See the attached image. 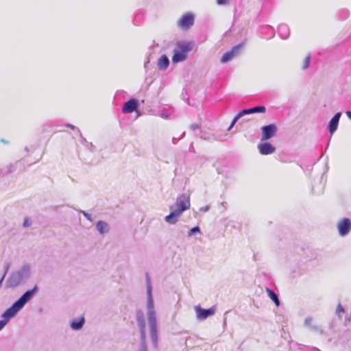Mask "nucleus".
<instances>
[{"mask_svg":"<svg viewBox=\"0 0 351 351\" xmlns=\"http://www.w3.org/2000/svg\"><path fill=\"white\" fill-rule=\"evenodd\" d=\"M96 229L99 234H104L109 232L110 226L107 222L100 220L96 223Z\"/></svg>","mask_w":351,"mask_h":351,"instance_id":"17","label":"nucleus"},{"mask_svg":"<svg viewBox=\"0 0 351 351\" xmlns=\"http://www.w3.org/2000/svg\"><path fill=\"white\" fill-rule=\"evenodd\" d=\"M82 213L88 220H89L90 221H93V218L90 214L85 211H82Z\"/></svg>","mask_w":351,"mask_h":351,"instance_id":"29","label":"nucleus"},{"mask_svg":"<svg viewBox=\"0 0 351 351\" xmlns=\"http://www.w3.org/2000/svg\"><path fill=\"white\" fill-rule=\"evenodd\" d=\"M192 50V45L189 42H178L176 47L173 50L172 62L178 63L184 61L188 56V53Z\"/></svg>","mask_w":351,"mask_h":351,"instance_id":"5","label":"nucleus"},{"mask_svg":"<svg viewBox=\"0 0 351 351\" xmlns=\"http://www.w3.org/2000/svg\"><path fill=\"white\" fill-rule=\"evenodd\" d=\"M337 230L340 236L348 235L351 230V220L348 218L341 219L337 223Z\"/></svg>","mask_w":351,"mask_h":351,"instance_id":"9","label":"nucleus"},{"mask_svg":"<svg viewBox=\"0 0 351 351\" xmlns=\"http://www.w3.org/2000/svg\"><path fill=\"white\" fill-rule=\"evenodd\" d=\"M66 128H70V129H72V130H77V134L80 135V136H82V134H81V132L79 129L76 128L75 126H74L72 124H70V123H68L65 125Z\"/></svg>","mask_w":351,"mask_h":351,"instance_id":"27","label":"nucleus"},{"mask_svg":"<svg viewBox=\"0 0 351 351\" xmlns=\"http://www.w3.org/2000/svg\"><path fill=\"white\" fill-rule=\"evenodd\" d=\"M266 292L270 299L275 303V304L277 306H280V300L278 295L269 288H266Z\"/></svg>","mask_w":351,"mask_h":351,"instance_id":"21","label":"nucleus"},{"mask_svg":"<svg viewBox=\"0 0 351 351\" xmlns=\"http://www.w3.org/2000/svg\"><path fill=\"white\" fill-rule=\"evenodd\" d=\"M210 210V206L206 205L205 206L199 208V210L202 213L208 212Z\"/></svg>","mask_w":351,"mask_h":351,"instance_id":"30","label":"nucleus"},{"mask_svg":"<svg viewBox=\"0 0 351 351\" xmlns=\"http://www.w3.org/2000/svg\"><path fill=\"white\" fill-rule=\"evenodd\" d=\"M85 319L84 317L74 319L70 324V327L74 330H79L84 325Z\"/></svg>","mask_w":351,"mask_h":351,"instance_id":"19","label":"nucleus"},{"mask_svg":"<svg viewBox=\"0 0 351 351\" xmlns=\"http://www.w3.org/2000/svg\"><path fill=\"white\" fill-rule=\"evenodd\" d=\"M243 44L241 43L236 46H234L230 51L225 53L221 58V62L223 63L227 62L231 60L234 57L238 55L243 47Z\"/></svg>","mask_w":351,"mask_h":351,"instance_id":"11","label":"nucleus"},{"mask_svg":"<svg viewBox=\"0 0 351 351\" xmlns=\"http://www.w3.org/2000/svg\"><path fill=\"white\" fill-rule=\"evenodd\" d=\"M310 62H311V56L308 55L304 60V62L302 64V69L303 70L307 69L310 66Z\"/></svg>","mask_w":351,"mask_h":351,"instance_id":"22","label":"nucleus"},{"mask_svg":"<svg viewBox=\"0 0 351 351\" xmlns=\"http://www.w3.org/2000/svg\"><path fill=\"white\" fill-rule=\"evenodd\" d=\"M138 108V100L136 99L132 98L124 103L122 108V112L124 114L132 113L135 111L137 112Z\"/></svg>","mask_w":351,"mask_h":351,"instance_id":"13","label":"nucleus"},{"mask_svg":"<svg viewBox=\"0 0 351 351\" xmlns=\"http://www.w3.org/2000/svg\"><path fill=\"white\" fill-rule=\"evenodd\" d=\"M315 351H320L319 350L315 348Z\"/></svg>","mask_w":351,"mask_h":351,"instance_id":"39","label":"nucleus"},{"mask_svg":"<svg viewBox=\"0 0 351 351\" xmlns=\"http://www.w3.org/2000/svg\"><path fill=\"white\" fill-rule=\"evenodd\" d=\"M278 34L282 39H287L290 35V29L287 24H280L278 26Z\"/></svg>","mask_w":351,"mask_h":351,"instance_id":"18","label":"nucleus"},{"mask_svg":"<svg viewBox=\"0 0 351 351\" xmlns=\"http://www.w3.org/2000/svg\"><path fill=\"white\" fill-rule=\"evenodd\" d=\"M346 114L350 119H351V111H347Z\"/></svg>","mask_w":351,"mask_h":351,"instance_id":"33","label":"nucleus"},{"mask_svg":"<svg viewBox=\"0 0 351 351\" xmlns=\"http://www.w3.org/2000/svg\"><path fill=\"white\" fill-rule=\"evenodd\" d=\"M32 276V266L29 263H24L19 268L12 271L5 281V287L8 289H15L25 284Z\"/></svg>","mask_w":351,"mask_h":351,"instance_id":"3","label":"nucleus"},{"mask_svg":"<svg viewBox=\"0 0 351 351\" xmlns=\"http://www.w3.org/2000/svg\"><path fill=\"white\" fill-rule=\"evenodd\" d=\"M230 0H216V3L218 5H226L229 4Z\"/></svg>","mask_w":351,"mask_h":351,"instance_id":"26","label":"nucleus"},{"mask_svg":"<svg viewBox=\"0 0 351 351\" xmlns=\"http://www.w3.org/2000/svg\"><path fill=\"white\" fill-rule=\"evenodd\" d=\"M194 23V15L188 12L184 14L178 21V24L183 29H189Z\"/></svg>","mask_w":351,"mask_h":351,"instance_id":"10","label":"nucleus"},{"mask_svg":"<svg viewBox=\"0 0 351 351\" xmlns=\"http://www.w3.org/2000/svg\"><path fill=\"white\" fill-rule=\"evenodd\" d=\"M277 132V127L274 124H269L262 128V140L265 141L272 138Z\"/></svg>","mask_w":351,"mask_h":351,"instance_id":"12","label":"nucleus"},{"mask_svg":"<svg viewBox=\"0 0 351 351\" xmlns=\"http://www.w3.org/2000/svg\"><path fill=\"white\" fill-rule=\"evenodd\" d=\"M200 232V228L199 226H195L188 231V237H191L196 233Z\"/></svg>","mask_w":351,"mask_h":351,"instance_id":"23","label":"nucleus"},{"mask_svg":"<svg viewBox=\"0 0 351 351\" xmlns=\"http://www.w3.org/2000/svg\"><path fill=\"white\" fill-rule=\"evenodd\" d=\"M313 318L311 317H308L304 319V326L307 327L308 329H310L314 332L322 335L324 333V330L322 328V327L317 324H313Z\"/></svg>","mask_w":351,"mask_h":351,"instance_id":"14","label":"nucleus"},{"mask_svg":"<svg viewBox=\"0 0 351 351\" xmlns=\"http://www.w3.org/2000/svg\"><path fill=\"white\" fill-rule=\"evenodd\" d=\"M199 128V125L197 123H193L190 126V129L193 131H195Z\"/></svg>","mask_w":351,"mask_h":351,"instance_id":"31","label":"nucleus"},{"mask_svg":"<svg viewBox=\"0 0 351 351\" xmlns=\"http://www.w3.org/2000/svg\"><path fill=\"white\" fill-rule=\"evenodd\" d=\"M9 269H10V264H9V263H8V264L4 267V273H3V276H4V278L5 277V276H6V274H7V273H8V271Z\"/></svg>","mask_w":351,"mask_h":351,"instance_id":"32","label":"nucleus"},{"mask_svg":"<svg viewBox=\"0 0 351 351\" xmlns=\"http://www.w3.org/2000/svg\"><path fill=\"white\" fill-rule=\"evenodd\" d=\"M194 310L196 314V318L199 321H203L208 317L212 316L215 313V307H211L208 309L202 308L200 306H195Z\"/></svg>","mask_w":351,"mask_h":351,"instance_id":"8","label":"nucleus"},{"mask_svg":"<svg viewBox=\"0 0 351 351\" xmlns=\"http://www.w3.org/2000/svg\"><path fill=\"white\" fill-rule=\"evenodd\" d=\"M146 288H147V319L149 328L150 338L154 348L158 346V324L156 312L154 306V302L152 295V286L151 279L148 274L146 275Z\"/></svg>","mask_w":351,"mask_h":351,"instance_id":"1","label":"nucleus"},{"mask_svg":"<svg viewBox=\"0 0 351 351\" xmlns=\"http://www.w3.org/2000/svg\"><path fill=\"white\" fill-rule=\"evenodd\" d=\"M38 288L35 285L32 289L26 291L10 307L7 308L1 315L2 319L0 320V330H1L8 322L14 317L23 308L26 304L33 298L38 291Z\"/></svg>","mask_w":351,"mask_h":351,"instance_id":"2","label":"nucleus"},{"mask_svg":"<svg viewBox=\"0 0 351 351\" xmlns=\"http://www.w3.org/2000/svg\"><path fill=\"white\" fill-rule=\"evenodd\" d=\"M169 65V60L166 55H162L158 60V66L160 70H165Z\"/></svg>","mask_w":351,"mask_h":351,"instance_id":"20","label":"nucleus"},{"mask_svg":"<svg viewBox=\"0 0 351 351\" xmlns=\"http://www.w3.org/2000/svg\"><path fill=\"white\" fill-rule=\"evenodd\" d=\"M4 278H5L4 276H2L1 278L0 279V287L2 285V282H3V280H4Z\"/></svg>","mask_w":351,"mask_h":351,"instance_id":"35","label":"nucleus"},{"mask_svg":"<svg viewBox=\"0 0 351 351\" xmlns=\"http://www.w3.org/2000/svg\"><path fill=\"white\" fill-rule=\"evenodd\" d=\"M32 225V221L28 218H25L23 221V227L27 228Z\"/></svg>","mask_w":351,"mask_h":351,"instance_id":"28","label":"nucleus"},{"mask_svg":"<svg viewBox=\"0 0 351 351\" xmlns=\"http://www.w3.org/2000/svg\"><path fill=\"white\" fill-rule=\"evenodd\" d=\"M341 116V112H337L329 121L328 131L331 134L337 130Z\"/></svg>","mask_w":351,"mask_h":351,"instance_id":"16","label":"nucleus"},{"mask_svg":"<svg viewBox=\"0 0 351 351\" xmlns=\"http://www.w3.org/2000/svg\"><path fill=\"white\" fill-rule=\"evenodd\" d=\"M173 143L174 144H176V138H173Z\"/></svg>","mask_w":351,"mask_h":351,"instance_id":"37","label":"nucleus"},{"mask_svg":"<svg viewBox=\"0 0 351 351\" xmlns=\"http://www.w3.org/2000/svg\"><path fill=\"white\" fill-rule=\"evenodd\" d=\"M136 319L140 331L141 346V351H148L146 342V323L144 313L141 310H138L136 311Z\"/></svg>","mask_w":351,"mask_h":351,"instance_id":"6","label":"nucleus"},{"mask_svg":"<svg viewBox=\"0 0 351 351\" xmlns=\"http://www.w3.org/2000/svg\"><path fill=\"white\" fill-rule=\"evenodd\" d=\"M265 112L266 108L264 106H257L251 108L242 110L232 119L230 127L228 128V131H230L235 125V123L238 121V120L242 117L253 113H264Z\"/></svg>","mask_w":351,"mask_h":351,"instance_id":"7","label":"nucleus"},{"mask_svg":"<svg viewBox=\"0 0 351 351\" xmlns=\"http://www.w3.org/2000/svg\"><path fill=\"white\" fill-rule=\"evenodd\" d=\"M259 152L262 155H269L273 154L276 148L269 143H260L258 145Z\"/></svg>","mask_w":351,"mask_h":351,"instance_id":"15","label":"nucleus"},{"mask_svg":"<svg viewBox=\"0 0 351 351\" xmlns=\"http://www.w3.org/2000/svg\"><path fill=\"white\" fill-rule=\"evenodd\" d=\"M190 197L186 194H181L176 198V202L170 206L171 213L165 217V220L170 224L176 223L180 215L185 210L190 208Z\"/></svg>","mask_w":351,"mask_h":351,"instance_id":"4","label":"nucleus"},{"mask_svg":"<svg viewBox=\"0 0 351 351\" xmlns=\"http://www.w3.org/2000/svg\"><path fill=\"white\" fill-rule=\"evenodd\" d=\"M158 116H160L161 118L167 119L170 118V114L165 112V111H159L158 112Z\"/></svg>","mask_w":351,"mask_h":351,"instance_id":"25","label":"nucleus"},{"mask_svg":"<svg viewBox=\"0 0 351 351\" xmlns=\"http://www.w3.org/2000/svg\"><path fill=\"white\" fill-rule=\"evenodd\" d=\"M343 13L344 18H346L348 16V12L343 11Z\"/></svg>","mask_w":351,"mask_h":351,"instance_id":"34","label":"nucleus"},{"mask_svg":"<svg viewBox=\"0 0 351 351\" xmlns=\"http://www.w3.org/2000/svg\"><path fill=\"white\" fill-rule=\"evenodd\" d=\"M345 313V309L342 306V305L339 303L338 305H337V307L335 310V314L339 317L341 318V313Z\"/></svg>","mask_w":351,"mask_h":351,"instance_id":"24","label":"nucleus"},{"mask_svg":"<svg viewBox=\"0 0 351 351\" xmlns=\"http://www.w3.org/2000/svg\"><path fill=\"white\" fill-rule=\"evenodd\" d=\"M184 136H185V132H184L182 134L181 138H183Z\"/></svg>","mask_w":351,"mask_h":351,"instance_id":"36","label":"nucleus"},{"mask_svg":"<svg viewBox=\"0 0 351 351\" xmlns=\"http://www.w3.org/2000/svg\"><path fill=\"white\" fill-rule=\"evenodd\" d=\"M82 142L87 143L86 140L85 138H82Z\"/></svg>","mask_w":351,"mask_h":351,"instance_id":"38","label":"nucleus"}]
</instances>
